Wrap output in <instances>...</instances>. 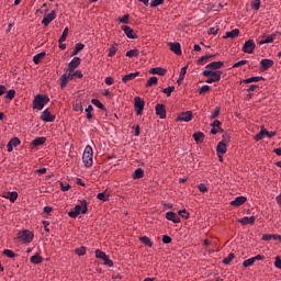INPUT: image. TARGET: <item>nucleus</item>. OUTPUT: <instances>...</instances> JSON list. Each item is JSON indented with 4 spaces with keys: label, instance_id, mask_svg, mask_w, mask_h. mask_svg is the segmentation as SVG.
Listing matches in <instances>:
<instances>
[{
    "label": "nucleus",
    "instance_id": "obj_10",
    "mask_svg": "<svg viewBox=\"0 0 281 281\" xmlns=\"http://www.w3.org/2000/svg\"><path fill=\"white\" fill-rule=\"evenodd\" d=\"M41 120L43 122H54V120H56V116L52 114L49 109H46L42 112Z\"/></svg>",
    "mask_w": 281,
    "mask_h": 281
},
{
    "label": "nucleus",
    "instance_id": "obj_45",
    "mask_svg": "<svg viewBox=\"0 0 281 281\" xmlns=\"http://www.w3.org/2000/svg\"><path fill=\"white\" fill-rule=\"evenodd\" d=\"M91 111H93V105H88V108L86 109V113H87V120H93V114H91Z\"/></svg>",
    "mask_w": 281,
    "mask_h": 281
},
{
    "label": "nucleus",
    "instance_id": "obj_33",
    "mask_svg": "<svg viewBox=\"0 0 281 281\" xmlns=\"http://www.w3.org/2000/svg\"><path fill=\"white\" fill-rule=\"evenodd\" d=\"M69 75L67 74H64L61 77H60V88L61 89H65V87H67L68 82H69Z\"/></svg>",
    "mask_w": 281,
    "mask_h": 281
},
{
    "label": "nucleus",
    "instance_id": "obj_12",
    "mask_svg": "<svg viewBox=\"0 0 281 281\" xmlns=\"http://www.w3.org/2000/svg\"><path fill=\"white\" fill-rule=\"evenodd\" d=\"M192 111L182 112L178 115V122H191Z\"/></svg>",
    "mask_w": 281,
    "mask_h": 281
},
{
    "label": "nucleus",
    "instance_id": "obj_11",
    "mask_svg": "<svg viewBox=\"0 0 281 281\" xmlns=\"http://www.w3.org/2000/svg\"><path fill=\"white\" fill-rule=\"evenodd\" d=\"M80 63H81L80 57H75V58L68 64V69H67V71L70 72V71H74L75 69H78V67H80Z\"/></svg>",
    "mask_w": 281,
    "mask_h": 281
},
{
    "label": "nucleus",
    "instance_id": "obj_1",
    "mask_svg": "<svg viewBox=\"0 0 281 281\" xmlns=\"http://www.w3.org/2000/svg\"><path fill=\"white\" fill-rule=\"evenodd\" d=\"M87 200H81V204L76 205L71 211H69L68 216H70V218H78L80 214H87Z\"/></svg>",
    "mask_w": 281,
    "mask_h": 281
},
{
    "label": "nucleus",
    "instance_id": "obj_58",
    "mask_svg": "<svg viewBox=\"0 0 281 281\" xmlns=\"http://www.w3.org/2000/svg\"><path fill=\"white\" fill-rule=\"evenodd\" d=\"M179 216H181L182 218H190V213H188V211L186 210H181L178 212Z\"/></svg>",
    "mask_w": 281,
    "mask_h": 281
},
{
    "label": "nucleus",
    "instance_id": "obj_53",
    "mask_svg": "<svg viewBox=\"0 0 281 281\" xmlns=\"http://www.w3.org/2000/svg\"><path fill=\"white\" fill-rule=\"evenodd\" d=\"M159 5H164V0H154L150 2V8H157Z\"/></svg>",
    "mask_w": 281,
    "mask_h": 281
},
{
    "label": "nucleus",
    "instance_id": "obj_25",
    "mask_svg": "<svg viewBox=\"0 0 281 281\" xmlns=\"http://www.w3.org/2000/svg\"><path fill=\"white\" fill-rule=\"evenodd\" d=\"M227 153V145L225 143H218L216 146V154L217 155H225Z\"/></svg>",
    "mask_w": 281,
    "mask_h": 281
},
{
    "label": "nucleus",
    "instance_id": "obj_34",
    "mask_svg": "<svg viewBox=\"0 0 281 281\" xmlns=\"http://www.w3.org/2000/svg\"><path fill=\"white\" fill-rule=\"evenodd\" d=\"M85 49V44L77 43L75 49L71 53V56H78L79 52H82Z\"/></svg>",
    "mask_w": 281,
    "mask_h": 281
},
{
    "label": "nucleus",
    "instance_id": "obj_38",
    "mask_svg": "<svg viewBox=\"0 0 281 281\" xmlns=\"http://www.w3.org/2000/svg\"><path fill=\"white\" fill-rule=\"evenodd\" d=\"M68 76L70 78V80H74L75 78H82V71L77 70V71H70L68 72Z\"/></svg>",
    "mask_w": 281,
    "mask_h": 281
},
{
    "label": "nucleus",
    "instance_id": "obj_6",
    "mask_svg": "<svg viewBox=\"0 0 281 281\" xmlns=\"http://www.w3.org/2000/svg\"><path fill=\"white\" fill-rule=\"evenodd\" d=\"M95 258H99L100 260H103L104 265H106L108 267H113V261L106 255V252L98 249V250H95Z\"/></svg>",
    "mask_w": 281,
    "mask_h": 281
},
{
    "label": "nucleus",
    "instance_id": "obj_14",
    "mask_svg": "<svg viewBox=\"0 0 281 281\" xmlns=\"http://www.w3.org/2000/svg\"><path fill=\"white\" fill-rule=\"evenodd\" d=\"M156 115H159L160 120H166V105L161 103L156 104Z\"/></svg>",
    "mask_w": 281,
    "mask_h": 281
},
{
    "label": "nucleus",
    "instance_id": "obj_4",
    "mask_svg": "<svg viewBox=\"0 0 281 281\" xmlns=\"http://www.w3.org/2000/svg\"><path fill=\"white\" fill-rule=\"evenodd\" d=\"M18 240H21L24 244L32 243L34 240V233L29 229H24L18 233Z\"/></svg>",
    "mask_w": 281,
    "mask_h": 281
},
{
    "label": "nucleus",
    "instance_id": "obj_23",
    "mask_svg": "<svg viewBox=\"0 0 281 281\" xmlns=\"http://www.w3.org/2000/svg\"><path fill=\"white\" fill-rule=\"evenodd\" d=\"M239 223L241 225H254V223H256V216H245L241 220H239Z\"/></svg>",
    "mask_w": 281,
    "mask_h": 281
},
{
    "label": "nucleus",
    "instance_id": "obj_52",
    "mask_svg": "<svg viewBox=\"0 0 281 281\" xmlns=\"http://www.w3.org/2000/svg\"><path fill=\"white\" fill-rule=\"evenodd\" d=\"M92 104H94V106H98V109L104 110V104H102V102L98 99H92Z\"/></svg>",
    "mask_w": 281,
    "mask_h": 281
},
{
    "label": "nucleus",
    "instance_id": "obj_50",
    "mask_svg": "<svg viewBox=\"0 0 281 281\" xmlns=\"http://www.w3.org/2000/svg\"><path fill=\"white\" fill-rule=\"evenodd\" d=\"M157 82H158L157 77H150V78L147 80L146 87H153V85H157Z\"/></svg>",
    "mask_w": 281,
    "mask_h": 281
},
{
    "label": "nucleus",
    "instance_id": "obj_15",
    "mask_svg": "<svg viewBox=\"0 0 281 281\" xmlns=\"http://www.w3.org/2000/svg\"><path fill=\"white\" fill-rule=\"evenodd\" d=\"M121 30H123V32H124L125 36H127V38H137V34L135 33V31H133V30L131 29V26H128V25H123V26L121 27Z\"/></svg>",
    "mask_w": 281,
    "mask_h": 281
},
{
    "label": "nucleus",
    "instance_id": "obj_17",
    "mask_svg": "<svg viewBox=\"0 0 281 281\" xmlns=\"http://www.w3.org/2000/svg\"><path fill=\"white\" fill-rule=\"evenodd\" d=\"M244 203H247V199L243 195L237 196L235 200L231 201V205L234 207H240Z\"/></svg>",
    "mask_w": 281,
    "mask_h": 281
},
{
    "label": "nucleus",
    "instance_id": "obj_3",
    "mask_svg": "<svg viewBox=\"0 0 281 281\" xmlns=\"http://www.w3.org/2000/svg\"><path fill=\"white\" fill-rule=\"evenodd\" d=\"M47 102H49V97L37 94L33 100V109H37V111H43Z\"/></svg>",
    "mask_w": 281,
    "mask_h": 281
},
{
    "label": "nucleus",
    "instance_id": "obj_8",
    "mask_svg": "<svg viewBox=\"0 0 281 281\" xmlns=\"http://www.w3.org/2000/svg\"><path fill=\"white\" fill-rule=\"evenodd\" d=\"M256 49V43H254V40H248L245 42L243 52L245 54H254V50Z\"/></svg>",
    "mask_w": 281,
    "mask_h": 281
},
{
    "label": "nucleus",
    "instance_id": "obj_7",
    "mask_svg": "<svg viewBox=\"0 0 281 281\" xmlns=\"http://www.w3.org/2000/svg\"><path fill=\"white\" fill-rule=\"evenodd\" d=\"M134 102H135L134 106H135V110H136V115H142L146 102L140 97H135Z\"/></svg>",
    "mask_w": 281,
    "mask_h": 281
},
{
    "label": "nucleus",
    "instance_id": "obj_21",
    "mask_svg": "<svg viewBox=\"0 0 281 281\" xmlns=\"http://www.w3.org/2000/svg\"><path fill=\"white\" fill-rule=\"evenodd\" d=\"M276 40V35H263L261 36V40L259 41V45H266L268 43H273Z\"/></svg>",
    "mask_w": 281,
    "mask_h": 281
},
{
    "label": "nucleus",
    "instance_id": "obj_9",
    "mask_svg": "<svg viewBox=\"0 0 281 281\" xmlns=\"http://www.w3.org/2000/svg\"><path fill=\"white\" fill-rule=\"evenodd\" d=\"M21 145V139L19 137H13L10 139V142L7 144V150L8 153H12L16 146Z\"/></svg>",
    "mask_w": 281,
    "mask_h": 281
},
{
    "label": "nucleus",
    "instance_id": "obj_30",
    "mask_svg": "<svg viewBox=\"0 0 281 281\" xmlns=\"http://www.w3.org/2000/svg\"><path fill=\"white\" fill-rule=\"evenodd\" d=\"M166 69L160 68V67H156V68H151L149 70V74H156L157 76H166Z\"/></svg>",
    "mask_w": 281,
    "mask_h": 281
},
{
    "label": "nucleus",
    "instance_id": "obj_20",
    "mask_svg": "<svg viewBox=\"0 0 281 281\" xmlns=\"http://www.w3.org/2000/svg\"><path fill=\"white\" fill-rule=\"evenodd\" d=\"M223 65V61H213L206 65V70L216 71V69H222Z\"/></svg>",
    "mask_w": 281,
    "mask_h": 281
},
{
    "label": "nucleus",
    "instance_id": "obj_24",
    "mask_svg": "<svg viewBox=\"0 0 281 281\" xmlns=\"http://www.w3.org/2000/svg\"><path fill=\"white\" fill-rule=\"evenodd\" d=\"M269 135V131H267L265 127H261L260 132L255 135V142H260V139H265Z\"/></svg>",
    "mask_w": 281,
    "mask_h": 281
},
{
    "label": "nucleus",
    "instance_id": "obj_61",
    "mask_svg": "<svg viewBox=\"0 0 281 281\" xmlns=\"http://www.w3.org/2000/svg\"><path fill=\"white\" fill-rule=\"evenodd\" d=\"M243 65H247V60H240L233 65L234 68L243 67Z\"/></svg>",
    "mask_w": 281,
    "mask_h": 281
},
{
    "label": "nucleus",
    "instance_id": "obj_57",
    "mask_svg": "<svg viewBox=\"0 0 281 281\" xmlns=\"http://www.w3.org/2000/svg\"><path fill=\"white\" fill-rule=\"evenodd\" d=\"M252 10H260V0H254L251 2Z\"/></svg>",
    "mask_w": 281,
    "mask_h": 281
},
{
    "label": "nucleus",
    "instance_id": "obj_27",
    "mask_svg": "<svg viewBox=\"0 0 281 281\" xmlns=\"http://www.w3.org/2000/svg\"><path fill=\"white\" fill-rule=\"evenodd\" d=\"M137 76H139V71L131 72V74H128V75H125V76L122 78V81H123V82H128L130 80H135V78H137Z\"/></svg>",
    "mask_w": 281,
    "mask_h": 281
},
{
    "label": "nucleus",
    "instance_id": "obj_51",
    "mask_svg": "<svg viewBox=\"0 0 281 281\" xmlns=\"http://www.w3.org/2000/svg\"><path fill=\"white\" fill-rule=\"evenodd\" d=\"M232 260H234V254L233 252L228 254V256L223 259V263L224 265H229V262H232Z\"/></svg>",
    "mask_w": 281,
    "mask_h": 281
},
{
    "label": "nucleus",
    "instance_id": "obj_5",
    "mask_svg": "<svg viewBox=\"0 0 281 281\" xmlns=\"http://www.w3.org/2000/svg\"><path fill=\"white\" fill-rule=\"evenodd\" d=\"M204 77H211L214 82H221V76H223V71L221 70H204L202 72Z\"/></svg>",
    "mask_w": 281,
    "mask_h": 281
},
{
    "label": "nucleus",
    "instance_id": "obj_31",
    "mask_svg": "<svg viewBox=\"0 0 281 281\" xmlns=\"http://www.w3.org/2000/svg\"><path fill=\"white\" fill-rule=\"evenodd\" d=\"M46 56V53L45 52H42V53H38L36 54L34 57H33V63L35 65H40L41 64V60H43V58H45Z\"/></svg>",
    "mask_w": 281,
    "mask_h": 281
},
{
    "label": "nucleus",
    "instance_id": "obj_43",
    "mask_svg": "<svg viewBox=\"0 0 281 281\" xmlns=\"http://www.w3.org/2000/svg\"><path fill=\"white\" fill-rule=\"evenodd\" d=\"M75 254L77 256H85V254H87V248L85 246H81L79 248L75 249Z\"/></svg>",
    "mask_w": 281,
    "mask_h": 281
},
{
    "label": "nucleus",
    "instance_id": "obj_32",
    "mask_svg": "<svg viewBox=\"0 0 281 281\" xmlns=\"http://www.w3.org/2000/svg\"><path fill=\"white\" fill-rule=\"evenodd\" d=\"M260 80H265V77H250L244 79L243 82H245V85H250V82H260Z\"/></svg>",
    "mask_w": 281,
    "mask_h": 281
},
{
    "label": "nucleus",
    "instance_id": "obj_35",
    "mask_svg": "<svg viewBox=\"0 0 281 281\" xmlns=\"http://www.w3.org/2000/svg\"><path fill=\"white\" fill-rule=\"evenodd\" d=\"M45 142H47V138L45 137H37L35 139H33L32 144L33 146H43V144H45Z\"/></svg>",
    "mask_w": 281,
    "mask_h": 281
},
{
    "label": "nucleus",
    "instance_id": "obj_60",
    "mask_svg": "<svg viewBox=\"0 0 281 281\" xmlns=\"http://www.w3.org/2000/svg\"><path fill=\"white\" fill-rule=\"evenodd\" d=\"M128 19H130V15L125 14L124 16L119 18V22L120 23H128Z\"/></svg>",
    "mask_w": 281,
    "mask_h": 281
},
{
    "label": "nucleus",
    "instance_id": "obj_41",
    "mask_svg": "<svg viewBox=\"0 0 281 281\" xmlns=\"http://www.w3.org/2000/svg\"><path fill=\"white\" fill-rule=\"evenodd\" d=\"M140 243H143V245H146V247H153V241L150 240V238L143 236L139 238Z\"/></svg>",
    "mask_w": 281,
    "mask_h": 281
},
{
    "label": "nucleus",
    "instance_id": "obj_37",
    "mask_svg": "<svg viewBox=\"0 0 281 281\" xmlns=\"http://www.w3.org/2000/svg\"><path fill=\"white\" fill-rule=\"evenodd\" d=\"M144 177V169L137 168L133 173V179H142Z\"/></svg>",
    "mask_w": 281,
    "mask_h": 281
},
{
    "label": "nucleus",
    "instance_id": "obj_13",
    "mask_svg": "<svg viewBox=\"0 0 281 281\" xmlns=\"http://www.w3.org/2000/svg\"><path fill=\"white\" fill-rule=\"evenodd\" d=\"M54 19H56V11H50L43 18L42 23L43 25H45V27H47V25H49V23L54 21Z\"/></svg>",
    "mask_w": 281,
    "mask_h": 281
},
{
    "label": "nucleus",
    "instance_id": "obj_48",
    "mask_svg": "<svg viewBox=\"0 0 281 281\" xmlns=\"http://www.w3.org/2000/svg\"><path fill=\"white\" fill-rule=\"evenodd\" d=\"M14 95H16V91L15 90H9L5 94L7 100H14Z\"/></svg>",
    "mask_w": 281,
    "mask_h": 281
},
{
    "label": "nucleus",
    "instance_id": "obj_44",
    "mask_svg": "<svg viewBox=\"0 0 281 281\" xmlns=\"http://www.w3.org/2000/svg\"><path fill=\"white\" fill-rule=\"evenodd\" d=\"M97 199H99V201H109V193L106 192L98 193Z\"/></svg>",
    "mask_w": 281,
    "mask_h": 281
},
{
    "label": "nucleus",
    "instance_id": "obj_46",
    "mask_svg": "<svg viewBox=\"0 0 281 281\" xmlns=\"http://www.w3.org/2000/svg\"><path fill=\"white\" fill-rule=\"evenodd\" d=\"M3 256H7V258H16V254L10 249L3 250Z\"/></svg>",
    "mask_w": 281,
    "mask_h": 281
},
{
    "label": "nucleus",
    "instance_id": "obj_55",
    "mask_svg": "<svg viewBox=\"0 0 281 281\" xmlns=\"http://www.w3.org/2000/svg\"><path fill=\"white\" fill-rule=\"evenodd\" d=\"M254 262L256 261L254 260V257H251L243 262V267H251Z\"/></svg>",
    "mask_w": 281,
    "mask_h": 281
},
{
    "label": "nucleus",
    "instance_id": "obj_29",
    "mask_svg": "<svg viewBox=\"0 0 281 281\" xmlns=\"http://www.w3.org/2000/svg\"><path fill=\"white\" fill-rule=\"evenodd\" d=\"M193 139L196 142V144H202L203 139H205V134H203V132L194 133Z\"/></svg>",
    "mask_w": 281,
    "mask_h": 281
},
{
    "label": "nucleus",
    "instance_id": "obj_56",
    "mask_svg": "<svg viewBox=\"0 0 281 281\" xmlns=\"http://www.w3.org/2000/svg\"><path fill=\"white\" fill-rule=\"evenodd\" d=\"M220 114H221V108H215V110L211 115V120H216V117H218Z\"/></svg>",
    "mask_w": 281,
    "mask_h": 281
},
{
    "label": "nucleus",
    "instance_id": "obj_36",
    "mask_svg": "<svg viewBox=\"0 0 281 281\" xmlns=\"http://www.w3.org/2000/svg\"><path fill=\"white\" fill-rule=\"evenodd\" d=\"M32 265H41L43 262V257H41L38 254L31 257Z\"/></svg>",
    "mask_w": 281,
    "mask_h": 281
},
{
    "label": "nucleus",
    "instance_id": "obj_18",
    "mask_svg": "<svg viewBox=\"0 0 281 281\" xmlns=\"http://www.w3.org/2000/svg\"><path fill=\"white\" fill-rule=\"evenodd\" d=\"M261 71H267V69H270V67H273L274 63L272 59H261Z\"/></svg>",
    "mask_w": 281,
    "mask_h": 281
},
{
    "label": "nucleus",
    "instance_id": "obj_63",
    "mask_svg": "<svg viewBox=\"0 0 281 281\" xmlns=\"http://www.w3.org/2000/svg\"><path fill=\"white\" fill-rule=\"evenodd\" d=\"M274 267H277V269H281V259H280V257H276Z\"/></svg>",
    "mask_w": 281,
    "mask_h": 281
},
{
    "label": "nucleus",
    "instance_id": "obj_16",
    "mask_svg": "<svg viewBox=\"0 0 281 281\" xmlns=\"http://www.w3.org/2000/svg\"><path fill=\"white\" fill-rule=\"evenodd\" d=\"M169 47L171 49V52H173V54H176L177 56H181V44L176 42V43H172V42H169Z\"/></svg>",
    "mask_w": 281,
    "mask_h": 281
},
{
    "label": "nucleus",
    "instance_id": "obj_2",
    "mask_svg": "<svg viewBox=\"0 0 281 281\" xmlns=\"http://www.w3.org/2000/svg\"><path fill=\"white\" fill-rule=\"evenodd\" d=\"M82 161L86 168H91L93 166V148L91 146H86L82 155Z\"/></svg>",
    "mask_w": 281,
    "mask_h": 281
},
{
    "label": "nucleus",
    "instance_id": "obj_39",
    "mask_svg": "<svg viewBox=\"0 0 281 281\" xmlns=\"http://www.w3.org/2000/svg\"><path fill=\"white\" fill-rule=\"evenodd\" d=\"M210 58H214V55H205L202 56L199 60H198V65H205V63H207L210 60Z\"/></svg>",
    "mask_w": 281,
    "mask_h": 281
},
{
    "label": "nucleus",
    "instance_id": "obj_64",
    "mask_svg": "<svg viewBox=\"0 0 281 281\" xmlns=\"http://www.w3.org/2000/svg\"><path fill=\"white\" fill-rule=\"evenodd\" d=\"M200 192H207V187L204 183L199 184Z\"/></svg>",
    "mask_w": 281,
    "mask_h": 281
},
{
    "label": "nucleus",
    "instance_id": "obj_19",
    "mask_svg": "<svg viewBox=\"0 0 281 281\" xmlns=\"http://www.w3.org/2000/svg\"><path fill=\"white\" fill-rule=\"evenodd\" d=\"M166 218L167 221H171L172 223H181V218L175 212H167Z\"/></svg>",
    "mask_w": 281,
    "mask_h": 281
},
{
    "label": "nucleus",
    "instance_id": "obj_59",
    "mask_svg": "<svg viewBox=\"0 0 281 281\" xmlns=\"http://www.w3.org/2000/svg\"><path fill=\"white\" fill-rule=\"evenodd\" d=\"M162 243L165 245H170V243H172V238L170 236H168V235H164L162 236Z\"/></svg>",
    "mask_w": 281,
    "mask_h": 281
},
{
    "label": "nucleus",
    "instance_id": "obj_49",
    "mask_svg": "<svg viewBox=\"0 0 281 281\" xmlns=\"http://www.w3.org/2000/svg\"><path fill=\"white\" fill-rule=\"evenodd\" d=\"M172 91H175V86L162 89V93H166L168 98H170V95L172 94Z\"/></svg>",
    "mask_w": 281,
    "mask_h": 281
},
{
    "label": "nucleus",
    "instance_id": "obj_54",
    "mask_svg": "<svg viewBox=\"0 0 281 281\" xmlns=\"http://www.w3.org/2000/svg\"><path fill=\"white\" fill-rule=\"evenodd\" d=\"M210 89H212V87L205 85V86H202L199 90V93L200 95L203 94V93H207V91H210Z\"/></svg>",
    "mask_w": 281,
    "mask_h": 281
},
{
    "label": "nucleus",
    "instance_id": "obj_40",
    "mask_svg": "<svg viewBox=\"0 0 281 281\" xmlns=\"http://www.w3.org/2000/svg\"><path fill=\"white\" fill-rule=\"evenodd\" d=\"M68 34H69V27H65L61 36L59 37L58 43H65L67 41Z\"/></svg>",
    "mask_w": 281,
    "mask_h": 281
},
{
    "label": "nucleus",
    "instance_id": "obj_47",
    "mask_svg": "<svg viewBox=\"0 0 281 281\" xmlns=\"http://www.w3.org/2000/svg\"><path fill=\"white\" fill-rule=\"evenodd\" d=\"M116 53H117V47H116L115 45H112V46L110 47V49H109L108 56H109L110 58H113V56H115Z\"/></svg>",
    "mask_w": 281,
    "mask_h": 281
},
{
    "label": "nucleus",
    "instance_id": "obj_28",
    "mask_svg": "<svg viewBox=\"0 0 281 281\" xmlns=\"http://www.w3.org/2000/svg\"><path fill=\"white\" fill-rule=\"evenodd\" d=\"M186 74H188V66H184L181 68L180 75L177 81L178 85H181V82H183V80L186 79Z\"/></svg>",
    "mask_w": 281,
    "mask_h": 281
},
{
    "label": "nucleus",
    "instance_id": "obj_26",
    "mask_svg": "<svg viewBox=\"0 0 281 281\" xmlns=\"http://www.w3.org/2000/svg\"><path fill=\"white\" fill-rule=\"evenodd\" d=\"M240 34V30L234 29L229 32H226V34L223 36V38H236Z\"/></svg>",
    "mask_w": 281,
    "mask_h": 281
},
{
    "label": "nucleus",
    "instance_id": "obj_62",
    "mask_svg": "<svg viewBox=\"0 0 281 281\" xmlns=\"http://www.w3.org/2000/svg\"><path fill=\"white\" fill-rule=\"evenodd\" d=\"M74 111H76V112L80 111V113H82V111H85V109H82V104L77 103L74 105Z\"/></svg>",
    "mask_w": 281,
    "mask_h": 281
},
{
    "label": "nucleus",
    "instance_id": "obj_42",
    "mask_svg": "<svg viewBox=\"0 0 281 281\" xmlns=\"http://www.w3.org/2000/svg\"><path fill=\"white\" fill-rule=\"evenodd\" d=\"M127 58H137L139 56V50L131 49L126 53Z\"/></svg>",
    "mask_w": 281,
    "mask_h": 281
},
{
    "label": "nucleus",
    "instance_id": "obj_22",
    "mask_svg": "<svg viewBox=\"0 0 281 281\" xmlns=\"http://www.w3.org/2000/svg\"><path fill=\"white\" fill-rule=\"evenodd\" d=\"M4 199H9L11 203H15V201L19 199V193L16 191L13 192H7L3 195Z\"/></svg>",
    "mask_w": 281,
    "mask_h": 281
}]
</instances>
